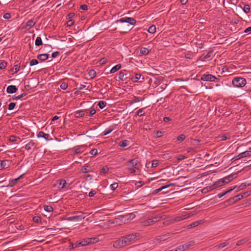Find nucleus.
Returning a JSON list of instances; mask_svg holds the SVG:
<instances>
[{
    "instance_id": "c03bdc74",
    "label": "nucleus",
    "mask_w": 251,
    "mask_h": 251,
    "mask_svg": "<svg viewBox=\"0 0 251 251\" xmlns=\"http://www.w3.org/2000/svg\"><path fill=\"white\" fill-rule=\"evenodd\" d=\"M138 170V168L136 167H133L131 168H129L128 170L130 173H134Z\"/></svg>"
},
{
    "instance_id": "9d476101",
    "label": "nucleus",
    "mask_w": 251,
    "mask_h": 251,
    "mask_svg": "<svg viewBox=\"0 0 251 251\" xmlns=\"http://www.w3.org/2000/svg\"><path fill=\"white\" fill-rule=\"evenodd\" d=\"M38 138H43L47 141L50 140L52 139L50 138V135L49 134L44 133L43 131H40L37 135Z\"/></svg>"
},
{
    "instance_id": "2eb2a0df",
    "label": "nucleus",
    "mask_w": 251,
    "mask_h": 251,
    "mask_svg": "<svg viewBox=\"0 0 251 251\" xmlns=\"http://www.w3.org/2000/svg\"><path fill=\"white\" fill-rule=\"evenodd\" d=\"M236 176V174H231L230 175H228L224 178H223V180H224V181L226 182V184L230 182L231 180H232L235 177L234 176Z\"/></svg>"
},
{
    "instance_id": "37998d69",
    "label": "nucleus",
    "mask_w": 251,
    "mask_h": 251,
    "mask_svg": "<svg viewBox=\"0 0 251 251\" xmlns=\"http://www.w3.org/2000/svg\"><path fill=\"white\" fill-rule=\"evenodd\" d=\"M141 77V75L140 74H136L135 75V77L134 78H132V80L133 81L137 82L139 79H140Z\"/></svg>"
},
{
    "instance_id": "4be33fe9",
    "label": "nucleus",
    "mask_w": 251,
    "mask_h": 251,
    "mask_svg": "<svg viewBox=\"0 0 251 251\" xmlns=\"http://www.w3.org/2000/svg\"><path fill=\"white\" fill-rule=\"evenodd\" d=\"M87 240L89 242V245L97 243L99 241L98 237H91L87 238Z\"/></svg>"
},
{
    "instance_id": "e2e57ef3",
    "label": "nucleus",
    "mask_w": 251,
    "mask_h": 251,
    "mask_svg": "<svg viewBox=\"0 0 251 251\" xmlns=\"http://www.w3.org/2000/svg\"><path fill=\"white\" fill-rule=\"evenodd\" d=\"M17 138H18V137H16V136L11 135L9 138V141L11 142H13L16 141Z\"/></svg>"
},
{
    "instance_id": "ea45409f",
    "label": "nucleus",
    "mask_w": 251,
    "mask_h": 251,
    "mask_svg": "<svg viewBox=\"0 0 251 251\" xmlns=\"http://www.w3.org/2000/svg\"><path fill=\"white\" fill-rule=\"evenodd\" d=\"M44 209L46 211L48 212H50L53 210V208L50 205H44Z\"/></svg>"
},
{
    "instance_id": "58836bf2",
    "label": "nucleus",
    "mask_w": 251,
    "mask_h": 251,
    "mask_svg": "<svg viewBox=\"0 0 251 251\" xmlns=\"http://www.w3.org/2000/svg\"><path fill=\"white\" fill-rule=\"evenodd\" d=\"M20 68V66L19 64H16L14 66L13 69H12V71L14 72V73H17Z\"/></svg>"
},
{
    "instance_id": "2f4dec72",
    "label": "nucleus",
    "mask_w": 251,
    "mask_h": 251,
    "mask_svg": "<svg viewBox=\"0 0 251 251\" xmlns=\"http://www.w3.org/2000/svg\"><path fill=\"white\" fill-rule=\"evenodd\" d=\"M156 31V27L154 25H152L150 26L148 29V31L150 33H154Z\"/></svg>"
},
{
    "instance_id": "473e14b6",
    "label": "nucleus",
    "mask_w": 251,
    "mask_h": 251,
    "mask_svg": "<svg viewBox=\"0 0 251 251\" xmlns=\"http://www.w3.org/2000/svg\"><path fill=\"white\" fill-rule=\"evenodd\" d=\"M228 244H229V243L227 242H224V243L219 244L218 245L216 246L215 247L217 249H221V248H223L225 247H226Z\"/></svg>"
},
{
    "instance_id": "c756f323",
    "label": "nucleus",
    "mask_w": 251,
    "mask_h": 251,
    "mask_svg": "<svg viewBox=\"0 0 251 251\" xmlns=\"http://www.w3.org/2000/svg\"><path fill=\"white\" fill-rule=\"evenodd\" d=\"M125 217L127 220H131L135 217V214L133 213H131L126 215L125 216Z\"/></svg>"
},
{
    "instance_id": "a211bd4d",
    "label": "nucleus",
    "mask_w": 251,
    "mask_h": 251,
    "mask_svg": "<svg viewBox=\"0 0 251 251\" xmlns=\"http://www.w3.org/2000/svg\"><path fill=\"white\" fill-rule=\"evenodd\" d=\"M37 58L41 61H45L48 59L49 55L47 53L38 54L37 56Z\"/></svg>"
},
{
    "instance_id": "a878e982",
    "label": "nucleus",
    "mask_w": 251,
    "mask_h": 251,
    "mask_svg": "<svg viewBox=\"0 0 251 251\" xmlns=\"http://www.w3.org/2000/svg\"><path fill=\"white\" fill-rule=\"evenodd\" d=\"M91 171V168L88 166H83L81 170V172L82 173H87Z\"/></svg>"
},
{
    "instance_id": "c85d7f7f",
    "label": "nucleus",
    "mask_w": 251,
    "mask_h": 251,
    "mask_svg": "<svg viewBox=\"0 0 251 251\" xmlns=\"http://www.w3.org/2000/svg\"><path fill=\"white\" fill-rule=\"evenodd\" d=\"M248 241H249V239L248 238H244L242 240L238 241L237 242L236 245L237 246H241V245L244 244V243H246Z\"/></svg>"
},
{
    "instance_id": "bf43d9fd",
    "label": "nucleus",
    "mask_w": 251,
    "mask_h": 251,
    "mask_svg": "<svg viewBox=\"0 0 251 251\" xmlns=\"http://www.w3.org/2000/svg\"><path fill=\"white\" fill-rule=\"evenodd\" d=\"M25 95H26V93H23L18 96L15 97L14 98H13V100H18L21 99V98H22Z\"/></svg>"
},
{
    "instance_id": "6e6d98bb",
    "label": "nucleus",
    "mask_w": 251,
    "mask_h": 251,
    "mask_svg": "<svg viewBox=\"0 0 251 251\" xmlns=\"http://www.w3.org/2000/svg\"><path fill=\"white\" fill-rule=\"evenodd\" d=\"M137 115L139 117H141L145 114V112L143 108L140 109L137 111Z\"/></svg>"
},
{
    "instance_id": "f03ea898",
    "label": "nucleus",
    "mask_w": 251,
    "mask_h": 251,
    "mask_svg": "<svg viewBox=\"0 0 251 251\" xmlns=\"http://www.w3.org/2000/svg\"><path fill=\"white\" fill-rule=\"evenodd\" d=\"M169 235H164L156 238L155 240H151L149 243L144 244L143 245L149 249H152L154 246H156L158 243L162 241L166 240Z\"/></svg>"
},
{
    "instance_id": "338daca9",
    "label": "nucleus",
    "mask_w": 251,
    "mask_h": 251,
    "mask_svg": "<svg viewBox=\"0 0 251 251\" xmlns=\"http://www.w3.org/2000/svg\"><path fill=\"white\" fill-rule=\"evenodd\" d=\"M3 17L5 19H9L11 18V15L8 13H6L3 15Z\"/></svg>"
},
{
    "instance_id": "49530a36",
    "label": "nucleus",
    "mask_w": 251,
    "mask_h": 251,
    "mask_svg": "<svg viewBox=\"0 0 251 251\" xmlns=\"http://www.w3.org/2000/svg\"><path fill=\"white\" fill-rule=\"evenodd\" d=\"M113 130V128H109L108 129H105L104 131H103V132L102 133V134L103 135H106L107 134H108L109 133H110L111 132H112V131Z\"/></svg>"
},
{
    "instance_id": "f8f14e48",
    "label": "nucleus",
    "mask_w": 251,
    "mask_h": 251,
    "mask_svg": "<svg viewBox=\"0 0 251 251\" xmlns=\"http://www.w3.org/2000/svg\"><path fill=\"white\" fill-rule=\"evenodd\" d=\"M246 157H249V153L247 151L239 153L238 155L235 156L232 159H234V160H237L240 158Z\"/></svg>"
},
{
    "instance_id": "5701e85b",
    "label": "nucleus",
    "mask_w": 251,
    "mask_h": 251,
    "mask_svg": "<svg viewBox=\"0 0 251 251\" xmlns=\"http://www.w3.org/2000/svg\"><path fill=\"white\" fill-rule=\"evenodd\" d=\"M85 115V111L78 110L75 112V116L76 118L82 117Z\"/></svg>"
},
{
    "instance_id": "4468645a",
    "label": "nucleus",
    "mask_w": 251,
    "mask_h": 251,
    "mask_svg": "<svg viewBox=\"0 0 251 251\" xmlns=\"http://www.w3.org/2000/svg\"><path fill=\"white\" fill-rule=\"evenodd\" d=\"M138 161L137 159H133L129 160L127 162V166L129 167V168L133 167L136 166L138 164Z\"/></svg>"
},
{
    "instance_id": "aec40b11",
    "label": "nucleus",
    "mask_w": 251,
    "mask_h": 251,
    "mask_svg": "<svg viewBox=\"0 0 251 251\" xmlns=\"http://www.w3.org/2000/svg\"><path fill=\"white\" fill-rule=\"evenodd\" d=\"M201 223H202V221H196V222H194V223H193L188 225L187 226V228L188 229H189V228H191L197 226L198 225H199L200 224H201Z\"/></svg>"
},
{
    "instance_id": "a19ab883",
    "label": "nucleus",
    "mask_w": 251,
    "mask_h": 251,
    "mask_svg": "<svg viewBox=\"0 0 251 251\" xmlns=\"http://www.w3.org/2000/svg\"><path fill=\"white\" fill-rule=\"evenodd\" d=\"M185 246H184L183 245H179L175 249V251H185Z\"/></svg>"
},
{
    "instance_id": "dca6fc26",
    "label": "nucleus",
    "mask_w": 251,
    "mask_h": 251,
    "mask_svg": "<svg viewBox=\"0 0 251 251\" xmlns=\"http://www.w3.org/2000/svg\"><path fill=\"white\" fill-rule=\"evenodd\" d=\"M24 175V174H22L19 177H18V178H15V179H13L12 180H11V181H10L9 182V184L8 185V186H10V187H12L18 181L21 179V178L23 177V176Z\"/></svg>"
},
{
    "instance_id": "0eeeda50",
    "label": "nucleus",
    "mask_w": 251,
    "mask_h": 251,
    "mask_svg": "<svg viewBox=\"0 0 251 251\" xmlns=\"http://www.w3.org/2000/svg\"><path fill=\"white\" fill-rule=\"evenodd\" d=\"M119 22L122 23H127L131 25H134L136 24V21L134 18L126 17L121 18L120 20H117L116 21V23H118Z\"/></svg>"
},
{
    "instance_id": "f704fd0d",
    "label": "nucleus",
    "mask_w": 251,
    "mask_h": 251,
    "mask_svg": "<svg viewBox=\"0 0 251 251\" xmlns=\"http://www.w3.org/2000/svg\"><path fill=\"white\" fill-rule=\"evenodd\" d=\"M100 109H103L106 105V102L105 101H100L98 104Z\"/></svg>"
},
{
    "instance_id": "412c9836",
    "label": "nucleus",
    "mask_w": 251,
    "mask_h": 251,
    "mask_svg": "<svg viewBox=\"0 0 251 251\" xmlns=\"http://www.w3.org/2000/svg\"><path fill=\"white\" fill-rule=\"evenodd\" d=\"M58 182H59L58 188L59 189L65 188L66 185L67 184L65 180H64V179L59 180Z\"/></svg>"
},
{
    "instance_id": "4c0bfd02",
    "label": "nucleus",
    "mask_w": 251,
    "mask_h": 251,
    "mask_svg": "<svg viewBox=\"0 0 251 251\" xmlns=\"http://www.w3.org/2000/svg\"><path fill=\"white\" fill-rule=\"evenodd\" d=\"M193 215H194L193 213H188V214L180 215V216L181 217V219L182 220H185V219L189 218V217H190L191 216H192Z\"/></svg>"
},
{
    "instance_id": "bb28decb",
    "label": "nucleus",
    "mask_w": 251,
    "mask_h": 251,
    "mask_svg": "<svg viewBox=\"0 0 251 251\" xmlns=\"http://www.w3.org/2000/svg\"><path fill=\"white\" fill-rule=\"evenodd\" d=\"M184 246H185V250H187L190 248L192 246L194 245V242L193 241H190L185 244H183Z\"/></svg>"
},
{
    "instance_id": "a18cd8bd",
    "label": "nucleus",
    "mask_w": 251,
    "mask_h": 251,
    "mask_svg": "<svg viewBox=\"0 0 251 251\" xmlns=\"http://www.w3.org/2000/svg\"><path fill=\"white\" fill-rule=\"evenodd\" d=\"M128 141L127 140H124L120 143V146L122 147H126L128 145Z\"/></svg>"
},
{
    "instance_id": "680f3d73",
    "label": "nucleus",
    "mask_w": 251,
    "mask_h": 251,
    "mask_svg": "<svg viewBox=\"0 0 251 251\" xmlns=\"http://www.w3.org/2000/svg\"><path fill=\"white\" fill-rule=\"evenodd\" d=\"M185 138V136L184 134H180L177 137V140L180 141H183Z\"/></svg>"
},
{
    "instance_id": "de8ad7c7",
    "label": "nucleus",
    "mask_w": 251,
    "mask_h": 251,
    "mask_svg": "<svg viewBox=\"0 0 251 251\" xmlns=\"http://www.w3.org/2000/svg\"><path fill=\"white\" fill-rule=\"evenodd\" d=\"M68 83L66 82H63L60 85V88L63 90H66V89L68 88Z\"/></svg>"
},
{
    "instance_id": "b1692460",
    "label": "nucleus",
    "mask_w": 251,
    "mask_h": 251,
    "mask_svg": "<svg viewBox=\"0 0 251 251\" xmlns=\"http://www.w3.org/2000/svg\"><path fill=\"white\" fill-rule=\"evenodd\" d=\"M121 68V64H117L112 68V69L110 71V74H113L119 70Z\"/></svg>"
},
{
    "instance_id": "7ed1b4c3",
    "label": "nucleus",
    "mask_w": 251,
    "mask_h": 251,
    "mask_svg": "<svg viewBox=\"0 0 251 251\" xmlns=\"http://www.w3.org/2000/svg\"><path fill=\"white\" fill-rule=\"evenodd\" d=\"M246 79L241 77H235L232 81V84L234 87L237 88L243 87L246 85Z\"/></svg>"
},
{
    "instance_id": "1a4fd4ad",
    "label": "nucleus",
    "mask_w": 251,
    "mask_h": 251,
    "mask_svg": "<svg viewBox=\"0 0 251 251\" xmlns=\"http://www.w3.org/2000/svg\"><path fill=\"white\" fill-rule=\"evenodd\" d=\"M182 220L181 219V216H177L176 217L173 218L171 219H169V220L165 221V222H164V224L168 225L174 224L175 222H180Z\"/></svg>"
},
{
    "instance_id": "0e129e2a",
    "label": "nucleus",
    "mask_w": 251,
    "mask_h": 251,
    "mask_svg": "<svg viewBox=\"0 0 251 251\" xmlns=\"http://www.w3.org/2000/svg\"><path fill=\"white\" fill-rule=\"evenodd\" d=\"M126 75L124 73H123L122 72H121L119 74V75H118V78L120 79V80H123V78L124 77L125 75Z\"/></svg>"
},
{
    "instance_id": "6e6552de",
    "label": "nucleus",
    "mask_w": 251,
    "mask_h": 251,
    "mask_svg": "<svg viewBox=\"0 0 251 251\" xmlns=\"http://www.w3.org/2000/svg\"><path fill=\"white\" fill-rule=\"evenodd\" d=\"M85 218L83 215H76L71 217H69L65 218V220L68 221H76L79 222Z\"/></svg>"
},
{
    "instance_id": "cd10ccee",
    "label": "nucleus",
    "mask_w": 251,
    "mask_h": 251,
    "mask_svg": "<svg viewBox=\"0 0 251 251\" xmlns=\"http://www.w3.org/2000/svg\"><path fill=\"white\" fill-rule=\"evenodd\" d=\"M215 188H216L214 184H213L212 185L208 186L203 188L202 191L204 192L211 191H212L213 190L215 189Z\"/></svg>"
},
{
    "instance_id": "423d86ee",
    "label": "nucleus",
    "mask_w": 251,
    "mask_h": 251,
    "mask_svg": "<svg viewBox=\"0 0 251 251\" xmlns=\"http://www.w3.org/2000/svg\"><path fill=\"white\" fill-rule=\"evenodd\" d=\"M160 219V217H154L152 218L149 219L147 220L142 221L141 222V225L142 226H146L150 225H151L155 222L159 221Z\"/></svg>"
},
{
    "instance_id": "ddd939ff",
    "label": "nucleus",
    "mask_w": 251,
    "mask_h": 251,
    "mask_svg": "<svg viewBox=\"0 0 251 251\" xmlns=\"http://www.w3.org/2000/svg\"><path fill=\"white\" fill-rule=\"evenodd\" d=\"M17 91V88L15 85H9L6 89V92L7 93L13 94L15 93Z\"/></svg>"
},
{
    "instance_id": "774afa93",
    "label": "nucleus",
    "mask_w": 251,
    "mask_h": 251,
    "mask_svg": "<svg viewBox=\"0 0 251 251\" xmlns=\"http://www.w3.org/2000/svg\"><path fill=\"white\" fill-rule=\"evenodd\" d=\"M40 220H41L40 217H38V216L34 217L33 218V221L35 223H39L40 221Z\"/></svg>"
},
{
    "instance_id": "9b49d317",
    "label": "nucleus",
    "mask_w": 251,
    "mask_h": 251,
    "mask_svg": "<svg viewBox=\"0 0 251 251\" xmlns=\"http://www.w3.org/2000/svg\"><path fill=\"white\" fill-rule=\"evenodd\" d=\"M35 24L36 22H34L33 20H29L26 23L25 25L23 26V28L29 29L33 27L35 25Z\"/></svg>"
},
{
    "instance_id": "c9c22d12",
    "label": "nucleus",
    "mask_w": 251,
    "mask_h": 251,
    "mask_svg": "<svg viewBox=\"0 0 251 251\" xmlns=\"http://www.w3.org/2000/svg\"><path fill=\"white\" fill-rule=\"evenodd\" d=\"M88 74L91 78H93L96 76V72L94 70H90L88 72Z\"/></svg>"
},
{
    "instance_id": "6ab92c4d",
    "label": "nucleus",
    "mask_w": 251,
    "mask_h": 251,
    "mask_svg": "<svg viewBox=\"0 0 251 251\" xmlns=\"http://www.w3.org/2000/svg\"><path fill=\"white\" fill-rule=\"evenodd\" d=\"M150 52L149 50L145 47H142L141 48L140 50V53L142 55H147Z\"/></svg>"
},
{
    "instance_id": "4d7b16f0",
    "label": "nucleus",
    "mask_w": 251,
    "mask_h": 251,
    "mask_svg": "<svg viewBox=\"0 0 251 251\" xmlns=\"http://www.w3.org/2000/svg\"><path fill=\"white\" fill-rule=\"evenodd\" d=\"M16 104V103L15 102L10 103L8 105V110H13Z\"/></svg>"
},
{
    "instance_id": "69168bd1",
    "label": "nucleus",
    "mask_w": 251,
    "mask_h": 251,
    "mask_svg": "<svg viewBox=\"0 0 251 251\" xmlns=\"http://www.w3.org/2000/svg\"><path fill=\"white\" fill-rule=\"evenodd\" d=\"M80 247H82V243L81 241H76L75 243V248H79Z\"/></svg>"
},
{
    "instance_id": "7c9ffc66",
    "label": "nucleus",
    "mask_w": 251,
    "mask_h": 251,
    "mask_svg": "<svg viewBox=\"0 0 251 251\" xmlns=\"http://www.w3.org/2000/svg\"><path fill=\"white\" fill-rule=\"evenodd\" d=\"M35 44V45L37 46H39L42 45V44H43L42 40L40 37L38 36L36 38Z\"/></svg>"
},
{
    "instance_id": "052dcab7",
    "label": "nucleus",
    "mask_w": 251,
    "mask_h": 251,
    "mask_svg": "<svg viewBox=\"0 0 251 251\" xmlns=\"http://www.w3.org/2000/svg\"><path fill=\"white\" fill-rule=\"evenodd\" d=\"M82 247L89 245V242L87 240V238L83 239L81 241Z\"/></svg>"
},
{
    "instance_id": "79ce46f5",
    "label": "nucleus",
    "mask_w": 251,
    "mask_h": 251,
    "mask_svg": "<svg viewBox=\"0 0 251 251\" xmlns=\"http://www.w3.org/2000/svg\"><path fill=\"white\" fill-rule=\"evenodd\" d=\"M243 10L245 13L247 14L250 11V7L248 4H246L244 5Z\"/></svg>"
},
{
    "instance_id": "72a5a7b5",
    "label": "nucleus",
    "mask_w": 251,
    "mask_h": 251,
    "mask_svg": "<svg viewBox=\"0 0 251 251\" xmlns=\"http://www.w3.org/2000/svg\"><path fill=\"white\" fill-rule=\"evenodd\" d=\"M172 185H173V184H171V183L167 184V185H164V186H162L160 188L156 189L155 190V191H156V192H160V191H162V190H164V189H165L166 188H168L169 187H170V186H171Z\"/></svg>"
},
{
    "instance_id": "8fccbe9b",
    "label": "nucleus",
    "mask_w": 251,
    "mask_h": 251,
    "mask_svg": "<svg viewBox=\"0 0 251 251\" xmlns=\"http://www.w3.org/2000/svg\"><path fill=\"white\" fill-rule=\"evenodd\" d=\"M118 186V183L114 182L110 185L111 189L113 191L115 190Z\"/></svg>"
},
{
    "instance_id": "864d4df0",
    "label": "nucleus",
    "mask_w": 251,
    "mask_h": 251,
    "mask_svg": "<svg viewBox=\"0 0 251 251\" xmlns=\"http://www.w3.org/2000/svg\"><path fill=\"white\" fill-rule=\"evenodd\" d=\"M212 54V51H209L204 56V60H209L211 56V55Z\"/></svg>"
},
{
    "instance_id": "20e7f679",
    "label": "nucleus",
    "mask_w": 251,
    "mask_h": 251,
    "mask_svg": "<svg viewBox=\"0 0 251 251\" xmlns=\"http://www.w3.org/2000/svg\"><path fill=\"white\" fill-rule=\"evenodd\" d=\"M251 195V191H247L242 194H238L231 198H230L228 200V201L231 203H234L238 201L241 200L243 198L249 196Z\"/></svg>"
},
{
    "instance_id": "603ef678",
    "label": "nucleus",
    "mask_w": 251,
    "mask_h": 251,
    "mask_svg": "<svg viewBox=\"0 0 251 251\" xmlns=\"http://www.w3.org/2000/svg\"><path fill=\"white\" fill-rule=\"evenodd\" d=\"M7 65V63L5 61H2L0 63V69L3 70L4 69Z\"/></svg>"
},
{
    "instance_id": "09e8293b",
    "label": "nucleus",
    "mask_w": 251,
    "mask_h": 251,
    "mask_svg": "<svg viewBox=\"0 0 251 251\" xmlns=\"http://www.w3.org/2000/svg\"><path fill=\"white\" fill-rule=\"evenodd\" d=\"M8 162V161L7 160L2 161L0 163L1 167L3 168L7 167V166H8V164H7Z\"/></svg>"
},
{
    "instance_id": "f3484780",
    "label": "nucleus",
    "mask_w": 251,
    "mask_h": 251,
    "mask_svg": "<svg viewBox=\"0 0 251 251\" xmlns=\"http://www.w3.org/2000/svg\"><path fill=\"white\" fill-rule=\"evenodd\" d=\"M225 184H226V182L224 181V180H223V178L219 179L214 183L216 188L220 187Z\"/></svg>"
},
{
    "instance_id": "13d9d810",
    "label": "nucleus",
    "mask_w": 251,
    "mask_h": 251,
    "mask_svg": "<svg viewBox=\"0 0 251 251\" xmlns=\"http://www.w3.org/2000/svg\"><path fill=\"white\" fill-rule=\"evenodd\" d=\"M158 165V161L156 160H154L152 161L151 163V167L152 168H156Z\"/></svg>"
},
{
    "instance_id": "f257e3e1",
    "label": "nucleus",
    "mask_w": 251,
    "mask_h": 251,
    "mask_svg": "<svg viewBox=\"0 0 251 251\" xmlns=\"http://www.w3.org/2000/svg\"><path fill=\"white\" fill-rule=\"evenodd\" d=\"M140 237L139 233H132L120 238L113 243V247L120 249L135 243Z\"/></svg>"
},
{
    "instance_id": "5fc2aeb1",
    "label": "nucleus",
    "mask_w": 251,
    "mask_h": 251,
    "mask_svg": "<svg viewBox=\"0 0 251 251\" xmlns=\"http://www.w3.org/2000/svg\"><path fill=\"white\" fill-rule=\"evenodd\" d=\"M109 171V169L107 166H104L100 170V172L101 173L105 174L107 173Z\"/></svg>"
},
{
    "instance_id": "e433bc0d",
    "label": "nucleus",
    "mask_w": 251,
    "mask_h": 251,
    "mask_svg": "<svg viewBox=\"0 0 251 251\" xmlns=\"http://www.w3.org/2000/svg\"><path fill=\"white\" fill-rule=\"evenodd\" d=\"M250 184H247L246 183H242L238 187V190L237 191H238L239 190H243L244 189H245L247 186H249Z\"/></svg>"
},
{
    "instance_id": "393cba45",
    "label": "nucleus",
    "mask_w": 251,
    "mask_h": 251,
    "mask_svg": "<svg viewBox=\"0 0 251 251\" xmlns=\"http://www.w3.org/2000/svg\"><path fill=\"white\" fill-rule=\"evenodd\" d=\"M35 145V143L33 142L32 141H31L25 145V149L29 151L31 149V148Z\"/></svg>"
},
{
    "instance_id": "39448f33",
    "label": "nucleus",
    "mask_w": 251,
    "mask_h": 251,
    "mask_svg": "<svg viewBox=\"0 0 251 251\" xmlns=\"http://www.w3.org/2000/svg\"><path fill=\"white\" fill-rule=\"evenodd\" d=\"M201 79L203 81L217 82L219 80L216 76L210 74H203L201 76Z\"/></svg>"
},
{
    "instance_id": "3c124183",
    "label": "nucleus",
    "mask_w": 251,
    "mask_h": 251,
    "mask_svg": "<svg viewBox=\"0 0 251 251\" xmlns=\"http://www.w3.org/2000/svg\"><path fill=\"white\" fill-rule=\"evenodd\" d=\"M38 64V61L37 59H33L30 62V66H32Z\"/></svg>"
}]
</instances>
